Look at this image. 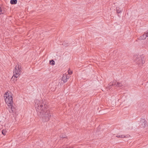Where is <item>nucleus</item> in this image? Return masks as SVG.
I'll return each mask as SVG.
<instances>
[{"label":"nucleus","mask_w":148,"mask_h":148,"mask_svg":"<svg viewBox=\"0 0 148 148\" xmlns=\"http://www.w3.org/2000/svg\"><path fill=\"white\" fill-rule=\"evenodd\" d=\"M114 85L115 86H117L118 87L122 86L123 85L121 83L119 82H111L109 84L108 86H107V88L109 89L111 88L112 86Z\"/></svg>","instance_id":"4"},{"label":"nucleus","mask_w":148,"mask_h":148,"mask_svg":"<svg viewBox=\"0 0 148 148\" xmlns=\"http://www.w3.org/2000/svg\"><path fill=\"white\" fill-rule=\"evenodd\" d=\"M116 12L117 13H119L121 12V10H120L119 8V7H117L116 8Z\"/></svg>","instance_id":"11"},{"label":"nucleus","mask_w":148,"mask_h":148,"mask_svg":"<svg viewBox=\"0 0 148 148\" xmlns=\"http://www.w3.org/2000/svg\"><path fill=\"white\" fill-rule=\"evenodd\" d=\"M70 77V75H67V79H68Z\"/></svg>","instance_id":"17"},{"label":"nucleus","mask_w":148,"mask_h":148,"mask_svg":"<svg viewBox=\"0 0 148 148\" xmlns=\"http://www.w3.org/2000/svg\"><path fill=\"white\" fill-rule=\"evenodd\" d=\"M62 45H64V46H65V44H64V43H63ZM68 45H69V44H68V43H67V44H66V45H65V46H66H66H68Z\"/></svg>","instance_id":"18"},{"label":"nucleus","mask_w":148,"mask_h":148,"mask_svg":"<svg viewBox=\"0 0 148 148\" xmlns=\"http://www.w3.org/2000/svg\"><path fill=\"white\" fill-rule=\"evenodd\" d=\"M68 73L69 75H71L72 73V71L69 70L68 71Z\"/></svg>","instance_id":"15"},{"label":"nucleus","mask_w":148,"mask_h":148,"mask_svg":"<svg viewBox=\"0 0 148 148\" xmlns=\"http://www.w3.org/2000/svg\"><path fill=\"white\" fill-rule=\"evenodd\" d=\"M135 61L136 63L138 64L141 63L143 64L145 62L144 61L142 60L141 57L140 56L136 57V59H135Z\"/></svg>","instance_id":"5"},{"label":"nucleus","mask_w":148,"mask_h":148,"mask_svg":"<svg viewBox=\"0 0 148 148\" xmlns=\"http://www.w3.org/2000/svg\"><path fill=\"white\" fill-rule=\"evenodd\" d=\"M49 63L50 64L52 65H54L55 64V62L53 60H50L49 61Z\"/></svg>","instance_id":"10"},{"label":"nucleus","mask_w":148,"mask_h":148,"mask_svg":"<svg viewBox=\"0 0 148 148\" xmlns=\"http://www.w3.org/2000/svg\"><path fill=\"white\" fill-rule=\"evenodd\" d=\"M63 148H68V147H64Z\"/></svg>","instance_id":"19"},{"label":"nucleus","mask_w":148,"mask_h":148,"mask_svg":"<svg viewBox=\"0 0 148 148\" xmlns=\"http://www.w3.org/2000/svg\"><path fill=\"white\" fill-rule=\"evenodd\" d=\"M66 135H61L60 136V138H66V137L65 136Z\"/></svg>","instance_id":"14"},{"label":"nucleus","mask_w":148,"mask_h":148,"mask_svg":"<svg viewBox=\"0 0 148 148\" xmlns=\"http://www.w3.org/2000/svg\"><path fill=\"white\" fill-rule=\"evenodd\" d=\"M40 114L41 115H42V114ZM42 115H41V116H42Z\"/></svg>","instance_id":"20"},{"label":"nucleus","mask_w":148,"mask_h":148,"mask_svg":"<svg viewBox=\"0 0 148 148\" xmlns=\"http://www.w3.org/2000/svg\"><path fill=\"white\" fill-rule=\"evenodd\" d=\"M6 131L5 130H3L2 131V133L4 135H6Z\"/></svg>","instance_id":"12"},{"label":"nucleus","mask_w":148,"mask_h":148,"mask_svg":"<svg viewBox=\"0 0 148 148\" xmlns=\"http://www.w3.org/2000/svg\"><path fill=\"white\" fill-rule=\"evenodd\" d=\"M21 70L18 65H16L13 71V75L11 79V80L14 82L17 80L16 78L20 75Z\"/></svg>","instance_id":"3"},{"label":"nucleus","mask_w":148,"mask_h":148,"mask_svg":"<svg viewBox=\"0 0 148 148\" xmlns=\"http://www.w3.org/2000/svg\"><path fill=\"white\" fill-rule=\"evenodd\" d=\"M116 137L118 138H124L126 137V136L123 135H117L116 136Z\"/></svg>","instance_id":"9"},{"label":"nucleus","mask_w":148,"mask_h":148,"mask_svg":"<svg viewBox=\"0 0 148 148\" xmlns=\"http://www.w3.org/2000/svg\"><path fill=\"white\" fill-rule=\"evenodd\" d=\"M145 47V48L148 49V42H147L146 45Z\"/></svg>","instance_id":"16"},{"label":"nucleus","mask_w":148,"mask_h":148,"mask_svg":"<svg viewBox=\"0 0 148 148\" xmlns=\"http://www.w3.org/2000/svg\"><path fill=\"white\" fill-rule=\"evenodd\" d=\"M4 12L2 10L1 8L0 7V15L1 14H4Z\"/></svg>","instance_id":"13"},{"label":"nucleus","mask_w":148,"mask_h":148,"mask_svg":"<svg viewBox=\"0 0 148 148\" xmlns=\"http://www.w3.org/2000/svg\"><path fill=\"white\" fill-rule=\"evenodd\" d=\"M34 103V106L38 114V112L42 115V121L45 122L49 121L51 117V113L48 109L47 110L48 106L47 104L38 99L35 100Z\"/></svg>","instance_id":"1"},{"label":"nucleus","mask_w":148,"mask_h":148,"mask_svg":"<svg viewBox=\"0 0 148 148\" xmlns=\"http://www.w3.org/2000/svg\"><path fill=\"white\" fill-rule=\"evenodd\" d=\"M8 92L6 93L4 97H5V101L6 103L8 104V109L10 113H14L16 109L13 106V98L11 95H9Z\"/></svg>","instance_id":"2"},{"label":"nucleus","mask_w":148,"mask_h":148,"mask_svg":"<svg viewBox=\"0 0 148 148\" xmlns=\"http://www.w3.org/2000/svg\"><path fill=\"white\" fill-rule=\"evenodd\" d=\"M62 80L64 82H67V75H63V76L62 77Z\"/></svg>","instance_id":"7"},{"label":"nucleus","mask_w":148,"mask_h":148,"mask_svg":"<svg viewBox=\"0 0 148 148\" xmlns=\"http://www.w3.org/2000/svg\"><path fill=\"white\" fill-rule=\"evenodd\" d=\"M140 127L144 128L146 125L145 120L144 119H142L140 123Z\"/></svg>","instance_id":"6"},{"label":"nucleus","mask_w":148,"mask_h":148,"mask_svg":"<svg viewBox=\"0 0 148 148\" xmlns=\"http://www.w3.org/2000/svg\"><path fill=\"white\" fill-rule=\"evenodd\" d=\"M17 3V0H11L10 1V3L11 4H15Z\"/></svg>","instance_id":"8"}]
</instances>
